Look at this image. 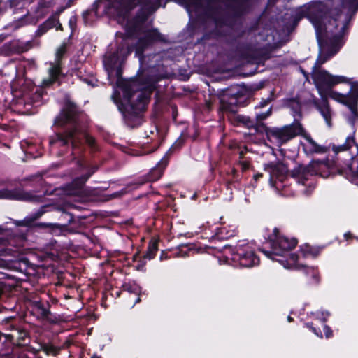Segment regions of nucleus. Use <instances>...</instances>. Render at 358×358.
Here are the masks:
<instances>
[{"label":"nucleus","instance_id":"79ce46f5","mask_svg":"<svg viewBox=\"0 0 358 358\" xmlns=\"http://www.w3.org/2000/svg\"><path fill=\"white\" fill-rule=\"evenodd\" d=\"M140 300H141V299H140V297L138 296V297L136 299V301H135V303H138V302L140 301Z\"/></svg>","mask_w":358,"mask_h":358},{"label":"nucleus","instance_id":"412c9836","mask_svg":"<svg viewBox=\"0 0 358 358\" xmlns=\"http://www.w3.org/2000/svg\"><path fill=\"white\" fill-rule=\"evenodd\" d=\"M342 6L349 10H354V11H356L358 9V0H345L342 3Z\"/></svg>","mask_w":358,"mask_h":358},{"label":"nucleus","instance_id":"e433bc0d","mask_svg":"<svg viewBox=\"0 0 358 358\" xmlns=\"http://www.w3.org/2000/svg\"><path fill=\"white\" fill-rule=\"evenodd\" d=\"M94 172V170H93V171H92L87 176L83 177L81 179L80 183L81 184L84 183Z\"/></svg>","mask_w":358,"mask_h":358},{"label":"nucleus","instance_id":"a878e982","mask_svg":"<svg viewBox=\"0 0 358 358\" xmlns=\"http://www.w3.org/2000/svg\"><path fill=\"white\" fill-rule=\"evenodd\" d=\"M44 213H45V210L43 208H41L39 210H38L36 213L28 217L27 218L26 221H27L29 222H31L38 219L40 217H41L44 214Z\"/></svg>","mask_w":358,"mask_h":358},{"label":"nucleus","instance_id":"f704fd0d","mask_svg":"<svg viewBox=\"0 0 358 358\" xmlns=\"http://www.w3.org/2000/svg\"><path fill=\"white\" fill-rule=\"evenodd\" d=\"M241 168L243 171L246 170L249 167V163L246 161H243L241 162Z\"/></svg>","mask_w":358,"mask_h":358},{"label":"nucleus","instance_id":"39448f33","mask_svg":"<svg viewBox=\"0 0 358 358\" xmlns=\"http://www.w3.org/2000/svg\"><path fill=\"white\" fill-rule=\"evenodd\" d=\"M82 138H85L90 146H94L95 143L94 138L82 131L77 125L74 126L73 129L67 130L64 133H57L51 136L50 144L52 145L55 144L66 145L69 141H71L72 146L76 148Z\"/></svg>","mask_w":358,"mask_h":358},{"label":"nucleus","instance_id":"72a5a7b5","mask_svg":"<svg viewBox=\"0 0 358 358\" xmlns=\"http://www.w3.org/2000/svg\"><path fill=\"white\" fill-rule=\"evenodd\" d=\"M40 226H41L44 228L52 229V228L55 227L57 225L55 224H52V223H41Z\"/></svg>","mask_w":358,"mask_h":358},{"label":"nucleus","instance_id":"7c9ffc66","mask_svg":"<svg viewBox=\"0 0 358 358\" xmlns=\"http://www.w3.org/2000/svg\"><path fill=\"white\" fill-rule=\"evenodd\" d=\"M324 332L325 334L326 338H330L332 336V331H331V329H330L329 327H328L327 325H325L324 327Z\"/></svg>","mask_w":358,"mask_h":358},{"label":"nucleus","instance_id":"c03bdc74","mask_svg":"<svg viewBox=\"0 0 358 358\" xmlns=\"http://www.w3.org/2000/svg\"><path fill=\"white\" fill-rule=\"evenodd\" d=\"M348 235H349L348 234H345V236L346 238H348Z\"/></svg>","mask_w":358,"mask_h":358},{"label":"nucleus","instance_id":"ea45409f","mask_svg":"<svg viewBox=\"0 0 358 358\" xmlns=\"http://www.w3.org/2000/svg\"><path fill=\"white\" fill-rule=\"evenodd\" d=\"M262 176V173H257L256 175H255L254 178L255 179L257 180H258L259 178H261Z\"/></svg>","mask_w":358,"mask_h":358},{"label":"nucleus","instance_id":"bb28decb","mask_svg":"<svg viewBox=\"0 0 358 358\" xmlns=\"http://www.w3.org/2000/svg\"><path fill=\"white\" fill-rule=\"evenodd\" d=\"M306 275H310L315 282H317V271L314 268H307L305 269Z\"/></svg>","mask_w":358,"mask_h":358},{"label":"nucleus","instance_id":"a18cd8bd","mask_svg":"<svg viewBox=\"0 0 358 358\" xmlns=\"http://www.w3.org/2000/svg\"><path fill=\"white\" fill-rule=\"evenodd\" d=\"M92 358H99V357H93Z\"/></svg>","mask_w":358,"mask_h":358},{"label":"nucleus","instance_id":"9d476101","mask_svg":"<svg viewBox=\"0 0 358 358\" xmlns=\"http://www.w3.org/2000/svg\"><path fill=\"white\" fill-rule=\"evenodd\" d=\"M142 32L143 36L140 38L136 47V55L139 57L141 64H143V61L142 53L144 49L152 42L162 40V36L155 29H143Z\"/></svg>","mask_w":358,"mask_h":358},{"label":"nucleus","instance_id":"aec40b11","mask_svg":"<svg viewBox=\"0 0 358 358\" xmlns=\"http://www.w3.org/2000/svg\"><path fill=\"white\" fill-rule=\"evenodd\" d=\"M354 143V138L352 137H348L345 143L341 145L334 147V150L336 152L347 150L350 149Z\"/></svg>","mask_w":358,"mask_h":358},{"label":"nucleus","instance_id":"58836bf2","mask_svg":"<svg viewBox=\"0 0 358 358\" xmlns=\"http://www.w3.org/2000/svg\"><path fill=\"white\" fill-rule=\"evenodd\" d=\"M311 329L313 330V332H314V333H315L317 336H319V337H322V334H321V332H320V333H319V332H317V330H316L315 328H313V327H311Z\"/></svg>","mask_w":358,"mask_h":358},{"label":"nucleus","instance_id":"4468645a","mask_svg":"<svg viewBox=\"0 0 358 358\" xmlns=\"http://www.w3.org/2000/svg\"><path fill=\"white\" fill-rule=\"evenodd\" d=\"M0 199L33 201L34 196L30 193L24 192L20 189L9 190L8 189H3L0 190Z\"/></svg>","mask_w":358,"mask_h":358},{"label":"nucleus","instance_id":"9b49d317","mask_svg":"<svg viewBox=\"0 0 358 358\" xmlns=\"http://www.w3.org/2000/svg\"><path fill=\"white\" fill-rule=\"evenodd\" d=\"M234 261L238 262L243 267L250 268L259 264V259L255 256L254 252L248 246L238 247L236 254L233 257Z\"/></svg>","mask_w":358,"mask_h":358},{"label":"nucleus","instance_id":"a19ab883","mask_svg":"<svg viewBox=\"0 0 358 358\" xmlns=\"http://www.w3.org/2000/svg\"><path fill=\"white\" fill-rule=\"evenodd\" d=\"M123 193H122V192H117V193L114 194V196H120Z\"/></svg>","mask_w":358,"mask_h":358},{"label":"nucleus","instance_id":"6e6552de","mask_svg":"<svg viewBox=\"0 0 358 358\" xmlns=\"http://www.w3.org/2000/svg\"><path fill=\"white\" fill-rule=\"evenodd\" d=\"M329 97L348 108L350 114L348 120L350 124H354L358 121V101L356 95L332 91L329 92Z\"/></svg>","mask_w":358,"mask_h":358},{"label":"nucleus","instance_id":"37998d69","mask_svg":"<svg viewBox=\"0 0 358 358\" xmlns=\"http://www.w3.org/2000/svg\"><path fill=\"white\" fill-rule=\"evenodd\" d=\"M288 321H289V322H291V321H292V318H291V317H289V316L288 317Z\"/></svg>","mask_w":358,"mask_h":358},{"label":"nucleus","instance_id":"2f4dec72","mask_svg":"<svg viewBox=\"0 0 358 358\" xmlns=\"http://www.w3.org/2000/svg\"><path fill=\"white\" fill-rule=\"evenodd\" d=\"M270 114H271V109H270V110H268L266 113H263V114L257 115V118L258 120H264V119L266 118L268 116H269V115H270Z\"/></svg>","mask_w":358,"mask_h":358},{"label":"nucleus","instance_id":"f3484780","mask_svg":"<svg viewBox=\"0 0 358 358\" xmlns=\"http://www.w3.org/2000/svg\"><path fill=\"white\" fill-rule=\"evenodd\" d=\"M53 27H56L57 29L62 27V25L59 23L57 17H52L46 20L38 29L37 35L41 36L45 33L49 29Z\"/></svg>","mask_w":358,"mask_h":358},{"label":"nucleus","instance_id":"4be33fe9","mask_svg":"<svg viewBox=\"0 0 358 358\" xmlns=\"http://www.w3.org/2000/svg\"><path fill=\"white\" fill-rule=\"evenodd\" d=\"M157 245L156 243H152L149 245L147 253L145 255V257L151 259H152L156 254V252L157 251Z\"/></svg>","mask_w":358,"mask_h":358},{"label":"nucleus","instance_id":"4c0bfd02","mask_svg":"<svg viewBox=\"0 0 358 358\" xmlns=\"http://www.w3.org/2000/svg\"><path fill=\"white\" fill-rule=\"evenodd\" d=\"M76 20L74 17H71V19L69 20V24L71 27H73V25H74L76 24Z\"/></svg>","mask_w":358,"mask_h":358},{"label":"nucleus","instance_id":"c756f323","mask_svg":"<svg viewBox=\"0 0 358 358\" xmlns=\"http://www.w3.org/2000/svg\"><path fill=\"white\" fill-rule=\"evenodd\" d=\"M329 317V313L327 312H318L317 313V317L321 320L323 322L327 320V318Z\"/></svg>","mask_w":358,"mask_h":358},{"label":"nucleus","instance_id":"b1692460","mask_svg":"<svg viewBox=\"0 0 358 358\" xmlns=\"http://www.w3.org/2000/svg\"><path fill=\"white\" fill-rule=\"evenodd\" d=\"M350 90L348 93L350 95H356L357 100L358 101V81H354L352 78H351V83H350Z\"/></svg>","mask_w":358,"mask_h":358},{"label":"nucleus","instance_id":"423d86ee","mask_svg":"<svg viewBox=\"0 0 358 358\" xmlns=\"http://www.w3.org/2000/svg\"><path fill=\"white\" fill-rule=\"evenodd\" d=\"M302 131L300 125L287 126L282 128H271L266 131L268 140L277 146L287 142Z\"/></svg>","mask_w":358,"mask_h":358},{"label":"nucleus","instance_id":"f257e3e1","mask_svg":"<svg viewBox=\"0 0 358 358\" xmlns=\"http://www.w3.org/2000/svg\"><path fill=\"white\" fill-rule=\"evenodd\" d=\"M117 85L122 91L123 101L120 102L117 101V96L120 95V92H115L112 98L116 103L118 110L124 115L127 114L136 115L145 109L149 96L147 90L132 93L131 91L137 85L135 81L125 82L119 80Z\"/></svg>","mask_w":358,"mask_h":358},{"label":"nucleus","instance_id":"1a4fd4ad","mask_svg":"<svg viewBox=\"0 0 358 358\" xmlns=\"http://www.w3.org/2000/svg\"><path fill=\"white\" fill-rule=\"evenodd\" d=\"M66 52V44H62L56 52L55 62L50 63V67L48 69V78H45L42 82V87H47L55 82L61 73L60 59Z\"/></svg>","mask_w":358,"mask_h":358},{"label":"nucleus","instance_id":"c85d7f7f","mask_svg":"<svg viewBox=\"0 0 358 358\" xmlns=\"http://www.w3.org/2000/svg\"><path fill=\"white\" fill-rule=\"evenodd\" d=\"M42 97V93L40 90H36L34 98L33 99V103H35L36 105H38L39 102L41 101V99Z\"/></svg>","mask_w":358,"mask_h":358},{"label":"nucleus","instance_id":"f03ea898","mask_svg":"<svg viewBox=\"0 0 358 358\" xmlns=\"http://www.w3.org/2000/svg\"><path fill=\"white\" fill-rule=\"evenodd\" d=\"M139 3H145L144 10L146 15H143L140 19L138 18L136 24L134 26V30H141L139 23L144 21L146 16L153 13L157 8L152 3L151 0H99L96 3V6L94 13H96V9L99 5L104 4L105 6L108 5L110 8L115 10L118 16L123 17L124 18L129 12L134 8Z\"/></svg>","mask_w":358,"mask_h":358},{"label":"nucleus","instance_id":"ddd939ff","mask_svg":"<svg viewBox=\"0 0 358 358\" xmlns=\"http://www.w3.org/2000/svg\"><path fill=\"white\" fill-rule=\"evenodd\" d=\"M77 110L75 106L70 102L66 103L61 113L56 117L55 124L63 127L66 124H73L76 122Z\"/></svg>","mask_w":358,"mask_h":358},{"label":"nucleus","instance_id":"cd10ccee","mask_svg":"<svg viewBox=\"0 0 358 358\" xmlns=\"http://www.w3.org/2000/svg\"><path fill=\"white\" fill-rule=\"evenodd\" d=\"M238 118L248 127H251L253 126V123L250 120L248 117L245 116H240Z\"/></svg>","mask_w":358,"mask_h":358},{"label":"nucleus","instance_id":"393cba45","mask_svg":"<svg viewBox=\"0 0 358 358\" xmlns=\"http://www.w3.org/2000/svg\"><path fill=\"white\" fill-rule=\"evenodd\" d=\"M296 172L299 177V182L305 185V180H308L306 175V169L304 167H299Z\"/></svg>","mask_w":358,"mask_h":358},{"label":"nucleus","instance_id":"7ed1b4c3","mask_svg":"<svg viewBox=\"0 0 358 358\" xmlns=\"http://www.w3.org/2000/svg\"><path fill=\"white\" fill-rule=\"evenodd\" d=\"M312 78L321 96H329L332 87L339 84L350 85L351 78L343 75H334L325 69L318 66H313Z\"/></svg>","mask_w":358,"mask_h":358},{"label":"nucleus","instance_id":"f8f14e48","mask_svg":"<svg viewBox=\"0 0 358 358\" xmlns=\"http://www.w3.org/2000/svg\"><path fill=\"white\" fill-rule=\"evenodd\" d=\"M131 51V50L128 47V45L127 43H123L121 44L115 52L106 56L104 62L108 71L109 76L110 74V71L117 65L121 64L126 57L130 54Z\"/></svg>","mask_w":358,"mask_h":358},{"label":"nucleus","instance_id":"6ab92c4d","mask_svg":"<svg viewBox=\"0 0 358 358\" xmlns=\"http://www.w3.org/2000/svg\"><path fill=\"white\" fill-rule=\"evenodd\" d=\"M34 306L35 310L37 312L38 315L43 318H47L48 315L50 314V311L48 309L39 301H36L34 302Z\"/></svg>","mask_w":358,"mask_h":358},{"label":"nucleus","instance_id":"a211bd4d","mask_svg":"<svg viewBox=\"0 0 358 358\" xmlns=\"http://www.w3.org/2000/svg\"><path fill=\"white\" fill-rule=\"evenodd\" d=\"M166 164L167 162L164 159H162L161 162H159L157 166L150 171L149 180L151 181L158 180L162 176L163 170L166 166Z\"/></svg>","mask_w":358,"mask_h":358},{"label":"nucleus","instance_id":"0eeeda50","mask_svg":"<svg viewBox=\"0 0 358 358\" xmlns=\"http://www.w3.org/2000/svg\"><path fill=\"white\" fill-rule=\"evenodd\" d=\"M320 252L319 248L312 247L308 244L302 245L299 250V254H291L289 259H279L278 262L285 268L288 269H299L301 266H303L301 259L315 257Z\"/></svg>","mask_w":358,"mask_h":358},{"label":"nucleus","instance_id":"c9c22d12","mask_svg":"<svg viewBox=\"0 0 358 358\" xmlns=\"http://www.w3.org/2000/svg\"><path fill=\"white\" fill-rule=\"evenodd\" d=\"M90 15H91V12H90V11H85L83 13V20H84V22L85 24H89L87 18V16Z\"/></svg>","mask_w":358,"mask_h":358},{"label":"nucleus","instance_id":"dca6fc26","mask_svg":"<svg viewBox=\"0 0 358 358\" xmlns=\"http://www.w3.org/2000/svg\"><path fill=\"white\" fill-rule=\"evenodd\" d=\"M265 171L269 173L270 177V182L273 183V180L274 178H278L280 176H283L287 171V169L286 166L282 163H274L271 162L265 165L264 167Z\"/></svg>","mask_w":358,"mask_h":358},{"label":"nucleus","instance_id":"20e7f679","mask_svg":"<svg viewBox=\"0 0 358 358\" xmlns=\"http://www.w3.org/2000/svg\"><path fill=\"white\" fill-rule=\"evenodd\" d=\"M273 233L275 237L271 238L270 241L271 250H262V252L267 257L273 260L286 259L284 255L296 245L297 241L295 238L289 239L278 235V231L276 229H274Z\"/></svg>","mask_w":358,"mask_h":358},{"label":"nucleus","instance_id":"2eb2a0df","mask_svg":"<svg viewBox=\"0 0 358 358\" xmlns=\"http://www.w3.org/2000/svg\"><path fill=\"white\" fill-rule=\"evenodd\" d=\"M320 100L314 101V106L320 113L329 127L331 125V117L333 112L330 108L326 96H321Z\"/></svg>","mask_w":358,"mask_h":358},{"label":"nucleus","instance_id":"5701e85b","mask_svg":"<svg viewBox=\"0 0 358 358\" xmlns=\"http://www.w3.org/2000/svg\"><path fill=\"white\" fill-rule=\"evenodd\" d=\"M306 141L308 142V143L311 145V150L316 152H320L322 150V148L318 145L309 135H305L304 136Z\"/></svg>","mask_w":358,"mask_h":358},{"label":"nucleus","instance_id":"473e14b6","mask_svg":"<svg viewBox=\"0 0 358 358\" xmlns=\"http://www.w3.org/2000/svg\"><path fill=\"white\" fill-rule=\"evenodd\" d=\"M8 253V250L6 249L4 245H0V256L6 255Z\"/></svg>","mask_w":358,"mask_h":358}]
</instances>
